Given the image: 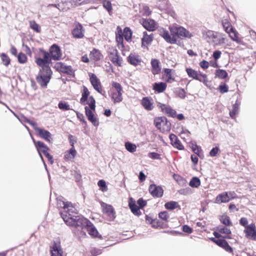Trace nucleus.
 <instances>
[{"mask_svg":"<svg viewBox=\"0 0 256 256\" xmlns=\"http://www.w3.org/2000/svg\"><path fill=\"white\" fill-rule=\"evenodd\" d=\"M62 59V52L57 44H53L46 51L40 49L34 56V62L40 68L36 76L38 83L42 88H46L52 78V72L50 64L52 60H60Z\"/></svg>","mask_w":256,"mask_h":256,"instance_id":"1","label":"nucleus"},{"mask_svg":"<svg viewBox=\"0 0 256 256\" xmlns=\"http://www.w3.org/2000/svg\"><path fill=\"white\" fill-rule=\"evenodd\" d=\"M58 204L64 210L61 212V216L65 223L68 226L76 228L83 229L90 221L82 215H78L74 212L75 208L72 206L71 202H64L58 200Z\"/></svg>","mask_w":256,"mask_h":256,"instance_id":"2","label":"nucleus"},{"mask_svg":"<svg viewBox=\"0 0 256 256\" xmlns=\"http://www.w3.org/2000/svg\"><path fill=\"white\" fill-rule=\"evenodd\" d=\"M170 34L167 30L160 32V35L170 44L176 43L178 38H190L191 34L186 28L182 26H173L170 28Z\"/></svg>","mask_w":256,"mask_h":256,"instance_id":"3","label":"nucleus"},{"mask_svg":"<svg viewBox=\"0 0 256 256\" xmlns=\"http://www.w3.org/2000/svg\"><path fill=\"white\" fill-rule=\"evenodd\" d=\"M132 31L128 27H126L122 32V29L120 26H117L116 34V42L118 48L120 50L124 49V37L127 42H130L132 38Z\"/></svg>","mask_w":256,"mask_h":256,"instance_id":"4","label":"nucleus"},{"mask_svg":"<svg viewBox=\"0 0 256 256\" xmlns=\"http://www.w3.org/2000/svg\"><path fill=\"white\" fill-rule=\"evenodd\" d=\"M222 23L224 31L228 34L230 38L236 43L240 44L242 40L239 37L238 32L232 26L230 21L228 19H224L222 20Z\"/></svg>","mask_w":256,"mask_h":256,"instance_id":"5","label":"nucleus"},{"mask_svg":"<svg viewBox=\"0 0 256 256\" xmlns=\"http://www.w3.org/2000/svg\"><path fill=\"white\" fill-rule=\"evenodd\" d=\"M112 88L110 98L114 104L122 102L123 90L121 84L117 82H113L112 84Z\"/></svg>","mask_w":256,"mask_h":256,"instance_id":"6","label":"nucleus"},{"mask_svg":"<svg viewBox=\"0 0 256 256\" xmlns=\"http://www.w3.org/2000/svg\"><path fill=\"white\" fill-rule=\"evenodd\" d=\"M26 122L29 124L33 127L35 132L39 136L48 142H50L52 139L51 134L48 130H45L44 128H38L37 126V124L34 121L26 119Z\"/></svg>","mask_w":256,"mask_h":256,"instance_id":"7","label":"nucleus"},{"mask_svg":"<svg viewBox=\"0 0 256 256\" xmlns=\"http://www.w3.org/2000/svg\"><path fill=\"white\" fill-rule=\"evenodd\" d=\"M154 124L162 132H168L170 130V124L165 116L156 118L154 120Z\"/></svg>","mask_w":256,"mask_h":256,"instance_id":"8","label":"nucleus"},{"mask_svg":"<svg viewBox=\"0 0 256 256\" xmlns=\"http://www.w3.org/2000/svg\"><path fill=\"white\" fill-rule=\"evenodd\" d=\"M108 57L112 64L118 66H122V58L119 55L118 50L114 47L109 48Z\"/></svg>","mask_w":256,"mask_h":256,"instance_id":"9","label":"nucleus"},{"mask_svg":"<svg viewBox=\"0 0 256 256\" xmlns=\"http://www.w3.org/2000/svg\"><path fill=\"white\" fill-rule=\"evenodd\" d=\"M186 70L190 78L198 80L204 84H206L207 82V76L206 74H202L201 73L198 74L196 70L192 68H186Z\"/></svg>","mask_w":256,"mask_h":256,"instance_id":"10","label":"nucleus"},{"mask_svg":"<svg viewBox=\"0 0 256 256\" xmlns=\"http://www.w3.org/2000/svg\"><path fill=\"white\" fill-rule=\"evenodd\" d=\"M54 68L58 72L66 74L68 75L74 74L75 70H74L70 66H66L62 62H57L54 65Z\"/></svg>","mask_w":256,"mask_h":256,"instance_id":"11","label":"nucleus"},{"mask_svg":"<svg viewBox=\"0 0 256 256\" xmlns=\"http://www.w3.org/2000/svg\"><path fill=\"white\" fill-rule=\"evenodd\" d=\"M226 238H222V239H216L214 238H210V240L217 244L218 246L222 248L227 252L233 253L232 248L228 244V242L226 240Z\"/></svg>","mask_w":256,"mask_h":256,"instance_id":"12","label":"nucleus"},{"mask_svg":"<svg viewBox=\"0 0 256 256\" xmlns=\"http://www.w3.org/2000/svg\"><path fill=\"white\" fill-rule=\"evenodd\" d=\"M140 23L148 31L153 32L157 28L156 22L152 19L142 18L140 20Z\"/></svg>","mask_w":256,"mask_h":256,"instance_id":"13","label":"nucleus"},{"mask_svg":"<svg viewBox=\"0 0 256 256\" xmlns=\"http://www.w3.org/2000/svg\"><path fill=\"white\" fill-rule=\"evenodd\" d=\"M90 80L94 88L98 92L102 94V89L100 80L92 73L89 74Z\"/></svg>","mask_w":256,"mask_h":256,"instance_id":"14","label":"nucleus"},{"mask_svg":"<svg viewBox=\"0 0 256 256\" xmlns=\"http://www.w3.org/2000/svg\"><path fill=\"white\" fill-rule=\"evenodd\" d=\"M244 232L246 234V237L248 238L256 240V226L254 223L246 226Z\"/></svg>","mask_w":256,"mask_h":256,"instance_id":"15","label":"nucleus"},{"mask_svg":"<svg viewBox=\"0 0 256 256\" xmlns=\"http://www.w3.org/2000/svg\"><path fill=\"white\" fill-rule=\"evenodd\" d=\"M158 107L160 109L162 112L166 114L168 116L174 118L176 116V112L170 106L159 102Z\"/></svg>","mask_w":256,"mask_h":256,"instance_id":"16","label":"nucleus"},{"mask_svg":"<svg viewBox=\"0 0 256 256\" xmlns=\"http://www.w3.org/2000/svg\"><path fill=\"white\" fill-rule=\"evenodd\" d=\"M148 190L150 194L154 198H161L163 196L162 188L160 186H156L154 184L150 186Z\"/></svg>","mask_w":256,"mask_h":256,"instance_id":"17","label":"nucleus"},{"mask_svg":"<svg viewBox=\"0 0 256 256\" xmlns=\"http://www.w3.org/2000/svg\"><path fill=\"white\" fill-rule=\"evenodd\" d=\"M154 36L153 34H148L147 32H143V36L142 38V47L144 48L148 49V46L150 45L154 40Z\"/></svg>","mask_w":256,"mask_h":256,"instance_id":"18","label":"nucleus"},{"mask_svg":"<svg viewBox=\"0 0 256 256\" xmlns=\"http://www.w3.org/2000/svg\"><path fill=\"white\" fill-rule=\"evenodd\" d=\"M88 104L89 106H86L84 108L86 117L92 115V111H94L96 109V100L92 96H89Z\"/></svg>","mask_w":256,"mask_h":256,"instance_id":"19","label":"nucleus"},{"mask_svg":"<svg viewBox=\"0 0 256 256\" xmlns=\"http://www.w3.org/2000/svg\"><path fill=\"white\" fill-rule=\"evenodd\" d=\"M103 212L106 214L110 219L114 220L116 218V212L112 206L106 203L102 204Z\"/></svg>","mask_w":256,"mask_h":256,"instance_id":"20","label":"nucleus"},{"mask_svg":"<svg viewBox=\"0 0 256 256\" xmlns=\"http://www.w3.org/2000/svg\"><path fill=\"white\" fill-rule=\"evenodd\" d=\"M140 104L144 108L148 111L153 110L154 102L152 98L150 97H144L141 100Z\"/></svg>","mask_w":256,"mask_h":256,"instance_id":"21","label":"nucleus"},{"mask_svg":"<svg viewBox=\"0 0 256 256\" xmlns=\"http://www.w3.org/2000/svg\"><path fill=\"white\" fill-rule=\"evenodd\" d=\"M152 72L155 76L161 72V66L158 60L152 58L151 60Z\"/></svg>","mask_w":256,"mask_h":256,"instance_id":"22","label":"nucleus"},{"mask_svg":"<svg viewBox=\"0 0 256 256\" xmlns=\"http://www.w3.org/2000/svg\"><path fill=\"white\" fill-rule=\"evenodd\" d=\"M230 201L228 192H224L218 194L215 198V203L220 204L226 203Z\"/></svg>","mask_w":256,"mask_h":256,"instance_id":"23","label":"nucleus"},{"mask_svg":"<svg viewBox=\"0 0 256 256\" xmlns=\"http://www.w3.org/2000/svg\"><path fill=\"white\" fill-rule=\"evenodd\" d=\"M84 30L81 24L78 23L76 28L72 30V34L76 38H82L84 37Z\"/></svg>","mask_w":256,"mask_h":256,"instance_id":"24","label":"nucleus"},{"mask_svg":"<svg viewBox=\"0 0 256 256\" xmlns=\"http://www.w3.org/2000/svg\"><path fill=\"white\" fill-rule=\"evenodd\" d=\"M167 88V84L164 82H155L152 84V90L157 93H162Z\"/></svg>","mask_w":256,"mask_h":256,"instance_id":"25","label":"nucleus"},{"mask_svg":"<svg viewBox=\"0 0 256 256\" xmlns=\"http://www.w3.org/2000/svg\"><path fill=\"white\" fill-rule=\"evenodd\" d=\"M128 206L132 212L136 216H139L141 214V212L140 211V208L136 204V202L132 199L130 198L128 202Z\"/></svg>","mask_w":256,"mask_h":256,"instance_id":"26","label":"nucleus"},{"mask_svg":"<svg viewBox=\"0 0 256 256\" xmlns=\"http://www.w3.org/2000/svg\"><path fill=\"white\" fill-rule=\"evenodd\" d=\"M90 92L88 88L85 86H83V90L82 92V97L80 99V103L82 105L88 104V100L89 99V96Z\"/></svg>","mask_w":256,"mask_h":256,"instance_id":"27","label":"nucleus"},{"mask_svg":"<svg viewBox=\"0 0 256 256\" xmlns=\"http://www.w3.org/2000/svg\"><path fill=\"white\" fill-rule=\"evenodd\" d=\"M128 61L131 64L136 66L140 64L142 60L139 56L130 54L128 57Z\"/></svg>","mask_w":256,"mask_h":256,"instance_id":"28","label":"nucleus"},{"mask_svg":"<svg viewBox=\"0 0 256 256\" xmlns=\"http://www.w3.org/2000/svg\"><path fill=\"white\" fill-rule=\"evenodd\" d=\"M76 151L74 148H71L68 151L64 153V159L66 161H70L73 160L76 154Z\"/></svg>","mask_w":256,"mask_h":256,"instance_id":"29","label":"nucleus"},{"mask_svg":"<svg viewBox=\"0 0 256 256\" xmlns=\"http://www.w3.org/2000/svg\"><path fill=\"white\" fill-rule=\"evenodd\" d=\"M51 256H62V250L60 246L54 243L51 247Z\"/></svg>","mask_w":256,"mask_h":256,"instance_id":"30","label":"nucleus"},{"mask_svg":"<svg viewBox=\"0 0 256 256\" xmlns=\"http://www.w3.org/2000/svg\"><path fill=\"white\" fill-rule=\"evenodd\" d=\"M34 142L38 150H40L44 154L48 152L50 150L49 148L43 142L40 141H34Z\"/></svg>","mask_w":256,"mask_h":256,"instance_id":"31","label":"nucleus"},{"mask_svg":"<svg viewBox=\"0 0 256 256\" xmlns=\"http://www.w3.org/2000/svg\"><path fill=\"white\" fill-rule=\"evenodd\" d=\"M84 228H86V230L88 234L94 237H96L98 234V232L94 226V224L90 222V224H88Z\"/></svg>","mask_w":256,"mask_h":256,"instance_id":"32","label":"nucleus"},{"mask_svg":"<svg viewBox=\"0 0 256 256\" xmlns=\"http://www.w3.org/2000/svg\"><path fill=\"white\" fill-rule=\"evenodd\" d=\"M102 56V55L98 50L96 48H94V50L90 52V58L91 59L94 60V61L100 60Z\"/></svg>","mask_w":256,"mask_h":256,"instance_id":"33","label":"nucleus"},{"mask_svg":"<svg viewBox=\"0 0 256 256\" xmlns=\"http://www.w3.org/2000/svg\"><path fill=\"white\" fill-rule=\"evenodd\" d=\"M163 70L166 77V82H171L174 80V78L172 76V71L173 70L172 69L164 68Z\"/></svg>","mask_w":256,"mask_h":256,"instance_id":"34","label":"nucleus"},{"mask_svg":"<svg viewBox=\"0 0 256 256\" xmlns=\"http://www.w3.org/2000/svg\"><path fill=\"white\" fill-rule=\"evenodd\" d=\"M102 4L103 7L108 12L110 15L112 13V7L111 2L108 0H100Z\"/></svg>","mask_w":256,"mask_h":256,"instance_id":"35","label":"nucleus"},{"mask_svg":"<svg viewBox=\"0 0 256 256\" xmlns=\"http://www.w3.org/2000/svg\"><path fill=\"white\" fill-rule=\"evenodd\" d=\"M164 207L167 210H172L176 208L180 209V206L178 202L174 201H170L166 202L164 204Z\"/></svg>","mask_w":256,"mask_h":256,"instance_id":"36","label":"nucleus"},{"mask_svg":"<svg viewBox=\"0 0 256 256\" xmlns=\"http://www.w3.org/2000/svg\"><path fill=\"white\" fill-rule=\"evenodd\" d=\"M220 222L226 226H232L230 218L227 215H222L220 217Z\"/></svg>","mask_w":256,"mask_h":256,"instance_id":"37","label":"nucleus"},{"mask_svg":"<svg viewBox=\"0 0 256 256\" xmlns=\"http://www.w3.org/2000/svg\"><path fill=\"white\" fill-rule=\"evenodd\" d=\"M212 37L215 39L214 41L216 44H221L225 43L226 38L220 34L216 33V35H213Z\"/></svg>","mask_w":256,"mask_h":256,"instance_id":"38","label":"nucleus"},{"mask_svg":"<svg viewBox=\"0 0 256 256\" xmlns=\"http://www.w3.org/2000/svg\"><path fill=\"white\" fill-rule=\"evenodd\" d=\"M201 182L199 178L193 177L189 182V186L192 188H198L200 185Z\"/></svg>","mask_w":256,"mask_h":256,"instance_id":"39","label":"nucleus"},{"mask_svg":"<svg viewBox=\"0 0 256 256\" xmlns=\"http://www.w3.org/2000/svg\"><path fill=\"white\" fill-rule=\"evenodd\" d=\"M58 108L62 111H66L72 110L70 105L64 100L60 101L58 104Z\"/></svg>","mask_w":256,"mask_h":256,"instance_id":"40","label":"nucleus"},{"mask_svg":"<svg viewBox=\"0 0 256 256\" xmlns=\"http://www.w3.org/2000/svg\"><path fill=\"white\" fill-rule=\"evenodd\" d=\"M216 76L220 79H224L228 77V74L224 70L218 69L216 70Z\"/></svg>","mask_w":256,"mask_h":256,"instance_id":"41","label":"nucleus"},{"mask_svg":"<svg viewBox=\"0 0 256 256\" xmlns=\"http://www.w3.org/2000/svg\"><path fill=\"white\" fill-rule=\"evenodd\" d=\"M238 112V105L235 104L232 105V109L230 111V116L232 118H235Z\"/></svg>","mask_w":256,"mask_h":256,"instance_id":"42","label":"nucleus"},{"mask_svg":"<svg viewBox=\"0 0 256 256\" xmlns=\"http://www.w3.org/2000/svg\"><path fill=\"white\" fill-rule=\"evenodd\" d=\"M29 23L30 28L36 32H40L41 29L40 26L34 20H30Z\"/></svg>","mask_w":256,"mask_h":256,"instance_id":"43","label":"nucleus"},{"mask_svg":"<svg viewBox=\"0 0 256 256\" xmlns=\"http://www.w3.org/2000/svg\"><path fill=\"white\" fill-rule=\"evenodd\" d=\"M0 57L2 62L3 64L5 66H8L10 63V59L8 56L4 53H2L0 55Z\"/></svg>","mask_w":256,"mask_h":256,"instance_id":"44","label":"nucleus"},{"mask_svg":"<svg viewBox=\"0 0 256 256\" xmlns=\"http://www.w3.org/2000/svg\"><path fill=\"white\" fill-rule=\"evenodd\" d=\"M72 5L74 6H78L82 4H86L90 2L89 0H71Z\"/></svg>","mask_w":256,"mask_h":256,"instance_id":"45","label":"nucleus"},{"mask_svg":"<svg viewBox=\"0 0 256 256\" xmlns=\"http://www.w3.org/2000/svg\"><path fill=\"white\" fill-rule=\"evenodd\" d=\"M175 93L177 96L182 99H184L186 98V92L184 88H177Z\"/></svg>","mask_w":256,"mask_h":256,"instance_id":"46","label":"nucleus"},{"mask_svg":"<svg viewBox=\"0 0 256 256\" xmlns=\"http://www.w3.org/2000/svg\"><path fill=\"white\" fill-rule=\"evenodd\" d=\"M152 227L154 228H163L164 223L162 221L160 220L157 218H154L152 224H151Z\"/></svg>","mask_w":256,"mask_h":256,"instance_id":"47","label":"nucleus"},{"mask_svg":"<svg viewBox=\"0 0 256 256\" xmlns=\"http://www.w3.org/2000/svg\"><path fill=\"white\" fill-rule=\"evenodd\" d=\"M17 58L18 62L20 64H25L28 60V58L22 52H20L17 56Z\"/></svg>","mask_w":256,"mask_h":256,"instance_id":"48","label":"nucleus"},{"mask_svg":"<svg viewBox=\"0 0 256 256\" xmlns=\"http://www.w3.org/2000/svg\"><path fill=\"white\" fill-rule=\"evenodd\" d=\"M125 147L126 149L130 152H134L136 149V146L130 142H126L125 143Z\"/></svg>","mask_w":256,"mask_h":256,"instance_id":"49","label":"nucleus"},{"mask_svg":"<svg viewBox=\"0 0 256 256\" xmlns=\"http://www.w3.org/2000/svg\"><path fill=\"white\" fill-rule=\"evenodd\" d=\"M218 90L221 94L228 92V87L225 83H222L218 87Z\"/></svg>","mask_w":256,"mask_h":256,"instance_id":"50","label":"nucleus"},{"mask_svg":"<svg viewBox=\"0 0 256 256\" xmlns=\"http://www.w3.org/2000/svg\"><path fill=\"white\" fill-rule=\"evenodd\" d=\"M98 185L100 188V189L102 192H106L108 190L106 182L104 180H100L98 182Z\"/></svg>","mask_w":256,"mask_h":256,"instance_id":"51","label":"nucleus"},{"mask_svg":"<svg viewBox=\"0 0 256 256\" xmlns=\"http://www.w3.org/2000/svg\"><path fill=\"white\" fill-rule=\"evenodd\" d=\"M191 149L192 151L196 154H197L198 156H200V154L202 152V149L199 148L197 144H192V146H190Z\"/></svg>","mask_w":256,"mask_h":256,"instance_id":"52","label":"nucleus"},{"mask_svg":"<svg viewBox=\"0 0 256 256\" xmlns=\"http://www.w3.org/2000/svg\"><path fill=\"white\" fill-rule=\"evenodd\" d=\"M88 120L90 121L92 124L94 126H98L99 124V122L97 118L94 116V114L92 116L87 117Z\"/></svg>","mask_w":256,"mask_h":256,"instance_id":"53","label":"nucleus"},{"mask_svg":"<svg viewBox=\"0 0 256 256\" xmlns=\"http://www.w3.org/2000/svg\"><path fill=\"white\" fill-rule=\"evenodd\" d=\"M218 232L222 234H226L227 236H228L231 234V230L230 228H227L226 227L223 226L222 228H218Z\"/></svg>","mask_w":256,"mask_h":256,"instance_id":"54","label":"nucleus"},{"mask_svg":"<svg viewBox=\"0 0 256 256\" xmlns=\"http://www.w3.org/2000/svg\"><path fill=\"white\" fill-rule=\"evenodd\" d=\"M158 216L160 219L165 221H168L170 217L166 211L161 212H160L158 214Z\"/></svg>","mask_w":256,"mask_h":256,"instance_id":"55","label":"nucleus"},{"mask_svg":"<svg viewBox=\"0 0 256 256\" xmlns=\"http://www.w3.org/2000/svg\"><path fill=\"white\" fill-rule=\"evenodd\" d=\"M148 156H149V158L153 160H160L161 158L160 154L155 152H149L148 154Z\"/></svg>","mask_w":256,"mask_h":256,"instance_id":"56","label":"nucleus"},{"mask_svg":"<svg viewBox=\"0 0 256 256\" xmlns=\"http://www.w3.org/2000/svg\"><path fill=\"white\" fill-rule=\"evenodd\" d=\"M172 146L179 150H184V146L179 140L176 142H174V144H172Z\"/></svg>","mask_w":256,"mask_h":256,"instance_id":"57","label":"nucleus"},{"mask_svg":"<svg viewBox=\"0 0 256 256\" xmlns=\"http://www.w3.org/2000/svg\"><path fill=\"white\" fill-rule=\"evenodd\" d=\"M213 234L214 236V238H216V239H220V240L222 238H228V239L231 238V237L230 236H222L219 232H214Z\"/></svg>","mask_w":256,"mask_h":256,"instance_id":"58","label":"nucleus"},{"mask_svg":"<svg viewBox=\"0 0 256 256\" xmlns=\"http://www.w3.org/2000/svg\"><path fill=\"white\" fill-rule=\"evenodd\" d=\"M182 230L184 232L190 234L192 232L193 230L188 225H184L182 227Z\"/></svg>","mask_w":256,"mask_h":256,"instance_id":"59","label":"nucleus"},{"mask_svg":"<svg viewBox=\"0 0 256 256\" xmlns=\"http://www.w3.org/2000/svg\"><path fill=\"white\" fill-rule=\"evenodd\" d=\"M137 204H138V207L142 208L146 205V202L142 198H140L138 200Z\"/></svg>","mask_w":256,"mask_h":256,"instance_id":"60","label":"nucleus"},{"mask_svg":"<svg viewBox=\"0 0 256 256\" xmlns=\"http://www.w3.org/2000/svg\"><path fill=\"white\" fill-rule=\"evenodd\" d=\"M200 66L203 69H207L209 66V63L208 62L203 60L200 62Z\"/></svg>","mask_w":256,"mask_h":256,"instance_id":"61","label":"nucleus"},{"mask_svg":"<svg viewBox=\"0 0 256 256\" xmlns=\"http://www.w3.org/2000/svg\"><path fill=\"white\" fill-rule=\"evenodd\" d=\"M198 156L197 154H192L190 158L194 166L197 165L198 161Z\"/></svg>","mask_w":256,"mask_h":256,"instance_id":"62","label":"nucleus"},{"mask_svg":"<svg viewBox=\"0 0 256 256\" xmlns=\"http://www.w3.org/2000/svg\"><path fill=\"white\" fill-rule=\"evenodd\" d=\"M169 138L170 140V144L172 146V144H174V142H176L177 140H178V137L173 134H171L169 136Z\"/></svg>","mask_w":256,"mask_h":256,"instance_id":"63","label":"nucleus"},{"mask_svg":"<svg viewBox=\"0 0 256 256\" xmlns=\"http://www.w3.org/2000/svg\"><path fill=\"white\" fill-rule=\"evenodd\" d=\"M240 225L244 226L245 228H246V226H248V219L244 217L242 218L240 220Z\"/></svg>","mask_w":256,"mask_h":256,"instance_id":"64","label":"nucleus"}]
</instances>
